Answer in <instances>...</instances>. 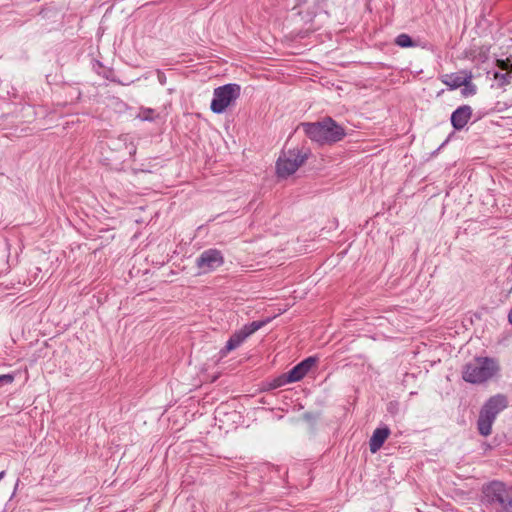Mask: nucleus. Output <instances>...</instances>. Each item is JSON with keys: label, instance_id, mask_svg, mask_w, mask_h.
I'll list each match as a JSON object with an SVG mask.
<instances>
[{"label": "nucleus", "instance_id": "ddd939ff", "mask_svg": "<svg viewBox=\"0 0 512 512\" xmlns=\"http://www.w3.org/2000/svg\"><path fill=\"white\" fill-rule=\"evenodd\" d=\"M461 95L464 97L472 96L476 93V86L471 82V77L464 76L462 80Z\"/></svg>", "mask_w": 512, "mask_h": 512}, {"label": "nucleus", "instance_id": "6e6552de", "mask_svg": "<svg viewBox=\"0 0 512 512\" xmlns=\"http://www.w3.org/2000/svg\"><path fill=\"white\" fill-rule=\"evenodd\" d=\"M224 262L219 250L208 249L197 258L196 264L202 273H208L220 267Z\"/></svg>", "mask_w": 512, "mask_h": 512}, {"label": "nucleus", "instance_id": "f257e3e1", "mask_svg": "<svg viewBox=\"0 0 512 512\" xmlns=\"http://www.w3.org/2000/svg\"><path fill=\"white\" fill-rule=\"evenodd\" d=\"M305 134L319 144H331L342 140L345 129L332 118L326 117L322 121L301 124Z\"/></svg>", "mask_w": 512, "mask_h": 512}, {"label": "nucleus", "instance_id": "4468645a", "mask_svg": "<svg viewBox=\"0 0 512 512\" xmlns=\"http://www.w3.org/2000/svg\"><path fill=\"white\" fill-rule=\"evenodd\" d=\"M395 43L402 48H409L415 46V43L413 42L412 38L405 33L399 34L395 39Z\"/></svg>", "mask_w": 512, "mask_h": 512}, {"label": "nucleus", "instance_id": "0eeeda50", "mask_svg": "<svg viewBox=\"0 0 512 512\" xmlns=\"http://www.w3.org/2000/svg\"><path fill=\"white\" fill-rule=\"evenodd\" d=\"M316 358L308 357L296 366H294L289 372L281 375L277 379L274 380L273 387H281L288 383H294L300 381L316 364Z\"/></svg>", "mask_w": 512, "mask_h": 512}, {"label": "nucleus", "instance_id": "aec40b11", "mask_svg": "<svg viewBox=\"0 0 512 512\" xmlns=\"http://www.w3.org/2000/svg\"><path fill=\"white\" fill-rule=\"evenodd\" d=\"M4 475H5V472H4V471H1V472H0V480L4 477Z\"/></svg>", "mask_w": 512, "mask_h": 512}, {"label": "nucleus", "instance_id": "f3484780", "mask_svg": "<svg viewBox=\"0 0 512 512\" xmlns=\"http://www.w3.org/2000/svg\"><path fill=\"white\" fill-rule=\"evenodd\" d=\"M463 78L464 77H460V76L450 77V90L461 87L463 84L462 83Z\"/></svg>", "mask_w": 512, "mask_h": 512}, {"label": "nucleus", "instance_id": "9b49d317", "mask_svg": "<svg viewBox=\"0 0 512 512\" xmlns=\"http://www.w3.org/2000/svg\"><path fill=\"white\" fill-rule=\"evenodd\" d=\"M497 66L501 70L507 71L506 73L496 72L494 74L495 80L499 82L500 85H506L510 82V72H512V63L509 59L506 60H497Z\"/></svg>", "mask_w": 512, "mask_h": 512}, {"label": "nucleus", "instance_id": "1a4fd4ad", "mask_svg": "<svg viewBox=\"0 0 512 512\" xmlns=\"http://www.w3.org/2000/svg\"><path fill=\"white\" fill-rule=\"evenodd\" d=\"M472 109L470 106L464 105L457 108L450 116L453 127L457 130L462 129L470 120Z\"/></svg>", "mask_w": 512, "mask_h": 512}, {"label": "nucleus", "instance_id": "f03ea898", "mask_svg": "<svg viewBox=\"0 0 512 512\" xmlns=\"http://www.w3.org/2000/svg\"><path fill=\"white\" fill-rule=\"evenodd\" d=\"M509 405L508 397L505 394H495L487 399L482 405L477 420V428L482 436H489L492 433V426L497 416Z\"/></svg>", "mask_w": 512, "mask_h": 512}, {"label": "nucleus", "instance_id": "6ab92c4d", "mask_svg": "<svg viewBox=\"0 0 512 512\" xmlns=\"http://www.w3.org/2000/svg\"><path fill=\"white\" fill-rule=\"evenodd\" d=\"M508 320H509V322L512 324V309H511V310H510V312H509Z\"/></svg>", "mask_w": 512, "mask_h": 512}, {"label": "nucleus", "instance_id": "39448f33", "mask_svg": "<svg viewBox=\"0 0 512 512\" xmlns=\"http://www.w3.org/2000/svg\"><path fill=\"white\" fill-rule=\"evenodd\" d=\"M241 88L238 84H226L214 89L210 108L216 114L223 113L240 96Z\"/></svg>", "mask_w": 512, "mask_h": 512}, {"label": "nucleus", "instance_id": "2eb2a0df", "mask_svg": "<svg viewBox=\"0 0 512 512\" xmlns=\"http://www.w3.org/2000/svg\"><path fill=\"white\" fill-rule=\"evenodd\" d=\"M155 111L151 108H141L137 117L142 121H153L156 118Z\"/></svg>", "mask_w": 512, "mask_h": 512}, {"label": "nucleus", "instance_id": "dca6fc26", "mask_svg": "<svg viewBox=\"0 0 512 512\" xmlns=\"http://www.w3.org/2000/svg\"><path fill=\"white\" fill-rule=\"evenodd\" d=\"M264 322L261 321H253L242 328V331L245 333L247 337L251 334L259 330L263 326Z\"/></svg>", "mask_w": 512, "mask_h": 512}, {"label": "nucleus", "instance_id": "7ed1b4c3", "mask_svg": "<svg viewBox=\"0 0 512 512\" xmlns=\"http://www.w3.org/2000/svg\"><path fill=\"white\" fill-rule=\"evenodd\" d=\"M500 366L497 360L489 357H477L465 365L463 379L473 384L484 383L498 374Z\"/></svg>", "mask_w": 512, "mask_h": 512}, {"label": "nucleus", "instance_id": "423d86ee", "mask_svg": "<svg viewBox=\"0 0 512 512\" xmlns=\"http://www.w3.org/2000/svg\"><path fill=\"white\" fill-rule=\"evenodd\" d=\"M307 159V153L293 149L283 154L278 158L276 170L279 177L285 178L292 175Z\"/></svg>", "mask_w": 512, "mask_h": 512}, {"label": "nucleus", "instance_id": "a211bd4d", "mask_svg": "<svg viewBox=\"0 0 512 512\" xmlns=\"http://www.w3.org/2000/svg\"><path fill=\"white\" fill-rule=\"evenodd\" d=\"M14 381V376L11 374L0 375V385L11 384Z\"/></svg>", "mask_w": 512, "mask_h": 512}, {"label": "nucleus", "instance_id": "9d476101", "mask_svg": "<svg viewBox=\"0 0 512 512\" xmlns=\"http://www.w3.org/2000/svg\"><path fill=\"white\" fill-rule=\"evenodd\" d=\"M390 435V430L388 427L377 428L374 430L370 440L369 447L372 453H376L383 446L384 442Z\"/></svg>", "mask_w": 512, "mask_h": 512}, {"label": "nucleus", "instance_id": "20e7f679", "mask_svg": "<svg viewBox=\"0 0 512 512\" xmlns=\"http://www.w3.org/2000/svg\"><path fill=\"white\" fill-rule=\"evenodd\" d=\"M483 502L497 512H512V492L502 482L493 481L483 487Z\"/></svg>", "mask_w": 512, "mask_h": 512}, {"label": "nucleus", "instance_id": "f8f14e48", "mask_svg": "<svg viewBox=\"0 0 512 512\" xmlns=\"http://www.w3.org/2000/svg\"><path fill=\"white\" fill-rule=\"evenodd\" d=\"M247 338L245 333L240 329L239 331L235 332L227 341L224 349L221 351L223 355H226L227 353L235 350L238 348Z\"/></svg>", "mask_w": 512, "mask_h": 512}]
</instances>
